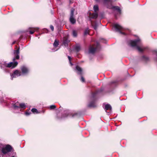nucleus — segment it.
Segmentation results:
<instances>
[{
    "instance_id": "obj_1",
    "label": "nucleus",
    "mask_w": 157,
    "mask_h": 157,
    "mask_svg": "<svg viewBox=\"0 0 157 157\" xmlns=\"http://www.w3.org/2000/svg\"><path fill=\"white\" fill-rule=\"evenodd\" d=\"M19 48L17 50L14 51V54L15 55V57L13 59V62L10 63H4V65L6 67H10L13 68L16 67L18 64L17 62L15 61V60L16 59H19Z\"/></svg>"
},
{
    "instance_id": "obj_2",
    "label": "nucleus",
    "mask_w": 157,
    "mask_h": 157,
    "mask_svg": "<svg viewBox=\"0 0 157 157\" xmlns=\"http://www.w3.org/2000/svg\"><path fill=\"white\" fill-rule=\"evenodd\" d=\"M140 40L138 39L134 40H131L129 41V44L132 47L136 46L137 50L140 52H143L145 49V48L142 45L140 46H137V45L139 44Z\"/></svg>"
},
{
    "instance_id": "obj_3",
    "label": "nucleus",
    "mask_w": 157,
    "mask_h": 157,
    "mask_svg": "<svg viewBox=\"0 0 157 157\" xmlns=\"http://www.w3.org/2000/svg\"><path fill=\"white\" fill-rule=\"evenodd\" d=\"M12 149V147L9 145L0 144V150L4 154H7L10 152Z\"/></svg>"
},
{
    "instance_id": "obj_4",
    "label": "nucleus",
    "mask_w": 157,
    "mask_h": 157,
    "mask_svg": "<svg viewBox=\"0 0 157 157\" xmlns=\"http://www.w3.org/2000/svg\"><path fill=\"white\" fill-rule=\"evenodd\" d=\"M114 27L116 29L117 31H118L120 33L125 35V33L124 32H122V31H124V29L122 27L117 24H115L114 25Z\"/></svg>"
},
{
    "instance_id": "obj_5",
    "label": "nucleus",
    "mask_w": 157,
    "mask_h": 157,
    "mask_svg": "<svg viewBox=\"0 0 157 157\" xmlns=\"http://www.w3.org/2000/svg\"><path fill=\"white\" fill-rule=\"evenodd\" d=\"M13 107L15 109L20 108L25 109L26 108V106L24 103L19 104V103L17 102L14 104L13 105Z\"/></svg>"
},
{
    "instance_id": "obj_6",
    "label": "nucleus",
    "mask_w": 157,
    "mask_h": 157,
    "mask_svg": "<svg viewBox=\"0 0 157 157\" xmlns=\"http://www.w3.org/2000/svg\"><path fill=\"white\" fill-rule=\"evenodd\" d=\"M75 11V9L74 8H72L71 10L70 17V21L71 23L72 24H74L76 22V20L74 17V13Z\"/></svg>"
},
{
    "instance_id": "obj_7",
    "label": "nucleus",
    "mask_w": 157,
    "mask_h": 157,
    "mask_svg": "<svg viewBox=\"0 0 157 157\" xmlns=\"http://www.w3.org/2000/svg\"><path fill=\"white\" fill-rule=\"evenodd\" d=\"M22 73L20 71L17 70L15 71L13 74L11 75V79L13 80V78H16L21 75Z\"/></svg>"
},
{
    "instance_id": "obj_8",
    "label": "nucleus",
    "mask_w": 157,
    "mask_h": 157,
    "mask_svg": "<svg viewBox=\"0 0 157 157\" xmlns=\"http://www.w3.org/2000/svg\"><path fill=\"white\" fill-rule=\"evenodd\" d=\"M22 74L25 75L28 74L29 72V69L26 66H23L21 67Z\"/></svg>"
},
{
    "instance_id": "obj_9",
    "label": "nucleus",
    "mask_w": 157,
    "mask_h": 157,
    "mask_svg": "<svg viewBox=\"0 0 157 157\" xmlns=\"http://www.w3.org/2000/svg\"><path fill=\"white\" fill-rule=\"evenodd\" d=\"M104 109L105 110L106 112V111L107 110H112V107L110 105L107 104L105 105Z\"/></svg>"
},
{
    "instance_id": "obj_10",
    "label": "nucleus",
    "mask_w": 157,
    "mask_h": 157,
    "mask_svg": "<svg viewBox=\"0 0 157 157\" xmlns=\"http://www.w3.org/2000/svg\"><path fill=\"white\" fill-rule=\"evenodd\" d=\"M96 50V49L93 47H90L89 48V52L90 53H94Z\"/></svg>"
},
{
    "instance_id": "obj_11",
    "label": "nucleus",
    "mask_w": 157,
    "mask_h": 157,
    "mask_svg": "<svg viewBox=\"0 0 157 157\" xmlns=\"http://www.w3.org/2000/svg\"><path fill=\"white\" fill-rule=\"evenodd\" d=\"M89 16L90 17L93 18H96L98 16V14L97 13H90Z\"/></svg>"
},
{
    "instance_id": "obj_12",
    "label": "nucleus",
    "mask_w": 157,
    "mask_h": 157,
    "mask_svg": "<svg viewBox=\"0 0 157 157\" xmlns=\"http://www.w3.org/2000/svg\"><path fill=\"white\" fill-rule=\"evenodd\" d=\"M76 69L78 71L77 73L78 74H79V75L82 74V70L80 67H78V66H77L76 67Z\"/></svg>"
},
{
    "instance_id": "obj_13",
    "label": "nucleus",
    "mask_w": 157,
    "mask_h": 157,
    "mask_svg": "<svg viewBox=\"0 0 157 157\" xmlns=\"http://www.w3.org/2000/svg\"><path fill=\"white\" fill-rule=\"evenodd\" d=\"M113 9L115 10H116L120 14L121 13V11L119 7L118 6H115L113 7Z\"/></svg>"
},
{
    "instance_id": "obj_14",
    "label": "nucleus",
    "mask_w": 157,
    "mask_h": 157,
    "mask_svg": "<svg viewBox=\"0 0 157 157\" xmlns=\"http://www.w3.org/2000/svg\"><path fill=\"white\" fill-rule=\"evenodd\" d=\"M88 106L90 107H95L96 106V105H95V102L93 101L90 103L89 104Z\"/></svg>"
},
{
    "instance_id": "obj_15",
    "label": "nucleus",
    "mask_w": 157,
    "mask_h": 157,
    "mask_svg": "<svg viewBox=\"0 0 157 157\" xmlns=\"http://www.w3.org/2000/svg\"><path fill=\"white\" fill-rule=\"evenodd\" d=\"M75 49L77 52H78L80 50L81 47L79 45H77L75 47Z\"/></svg>"
},
{
    "instance_id": "obj_16",
    "label": "nucleus",
    "mask_w": 157,
    "mask_h": 157,
    "mask_svg": "<svg viewBox=\"0 0 157 157\" xmlns=\"http://www.w3.org/2000/svg\"><path fill=\"white\" fill-rule=\"evenodd\" d=\"M38 29V28H33V31H29V33L30 34H33L35 31L37 30Z\"/></svg>"
},
{
    "instance_id": "obj_17",
    "label": "nucleus",
    "mask_w": 157,
    "mask_h": 157,
    "mask_svg": "<svg viewBox=\"0 0 157 157\" xmlns=\"http://www.w3.org/2000/svg\"><path fill=\"white\" fill-rule=\"evenodd\" d=\"M58 45H59L58 42L56 40L53 44L55 48H56Z\"/></svg>"
},
{
    "instance_id": "obj_18",
    "label": "nucleus",
    "mask_w": 157,
    "mask_h": 157,
    "mask_svg": "<svg viewBox=\"0 0 157 157\" xmlns=\"http://www.w3.org/2000/svg\"><path fill=\"white\" fill-rule=\"evenodd\" d=\"M98 7L97 5H95L94 6V12H96L98 10Z\"/></svg>"
},
{
    "instance_id": "obj_19",
    "label": "nucleus",
    "mask_w": 157,
    "mask_h": 157,
    "mask_svg": "<svg viewBox=\"0 0 157 157\" xmlns=\"http://www.w3.org/2000/svg\"><path fill=\"white\" fill-rule=\"evenodd\" d=\"M31 111L34 113H38V111L37 109L35 108H33L32 109Z\"/></svg>"
},
{
    "instance_id": "obj_20",
    "label": "nucleus",
    "mask_w": 157,
    "mask_h": 157,
    "mask_svg": "<svg viewBox=\"0 0 157 157\" xmlns=\"http://www.w3.org/2000/svg\"><path fill=\"white\" fill-rule=\"evenodd\" d=\"M89 30L88 28H87L85 30L84 32V35H86L89 34Z\"/></svg>"
},
{
    "instance_id": "obj_21",
    "label": "nucleus",
    "mask_w": 157,
    "mask_h": 157,
    "mask_svg": "<svg viewBox=\"0 0 157 157\" xmlns=\"http://www.w3.org/2000/svg\"><path fill=\"white\" fill-rule=\"evenodd\" d=\"M73 35L74 37H76L77 36V32L75 30H73Z\"/></svg>"
},
{
    "instance_id": "obj_22",
    "label": "nucleus",
    "mask_w": 157,
    "mask_h": 157,
    "mask_svg": "<svg viewBox=\"0 0 157 157\" xmlns=\"http://www.w3.org/2000/svg\"><path fill=\"white\" fill-rule=\"evenodd\" d=\"M92 25L93 26L94 29H95L96 30H97V27H98V25L97 24H95V25H94V24H92Z\"/></svg>"
},
{
    "instance_id": "obj_23",
    "label": "nucleus",
    "mask_w": 157,
    "mask_h": 157,
    "mask_svg": "<svg viewBox=\"0 0 157 157\" xmlns=\"http://www.w3.org/2000/svg\"><path fill=\"white\" fill-rule=\"evenodd\" d=\"M68 59L69 61V62L70 64H71V66H72L73 65V64L71 62V58L70 56H68Z\"/></svg>"
},
{
    "instance_id": "obj_24",
    "label": "nucleus",
    "mask_w": 157,
    "mask_h": 157,
    "mask_svg": "<svg viewBox=\"0 0 157 157\" xmlns=\"http://www.w3.org/2000/svg\"><path fill=\"white\" fill-rule=\"evenodd\" d=\"M56 107L55 105H52L50 106V108L51 109H55Z\"/></svg>"
},
{
    "instance_id": "obj_25",
    "label": "nucleus",
    "mask_w": 157,
    "mask_h": 157,
    "mask_svg": "<svg viewBox=\"0 0 157 157\" xmlns=\"http://www.w3.org/2000/svg\"><path fill=\"white\" fill-rule=\"evenodd\" d=\"M104 2L105 3L111 2V0H104Z\"/></svg>"
},
{
    "instance_id": "obj_26",
    "label": "nucleus",
    "mask_w": 157,
    "mask_h": 157,
    "mask_svg": "<svg viewBox=\"0 0 157 157\" xmlns=\"http://www.w3.org/2000/svg\"><path fill=\"white\" fill-rule=\"evenodd\" d=\"M81 80L82 82H84L85 81V79L83 77H81Z\"/></svg>"
},
{
    "instance_id": "obj_27",
    "label": "nucleus",
    "mask_w": 157,
    "mask_h": 157,
    "mask_svg": "<svg viewBox=\"0 0 157 157\" xmlns=\"http://www.w3.org/2000/svg\"><path fill=\"white\" fill-rule=\"evenodd\" d=\"M50 27V28L51 29V30L52 31H53L54 29V28L53 26L52 25H51Z\"/></svg>"
},
{
    "instance_id": "obj_28",
    "label": "nucleus",
    "mask_w": 157,
    "mask_h": 157,
    "mask_svg": "<svg viewBox=\"0 0 157 157\" xmlns=\"http://www.w3.org/2000/svg\"><path fill=\"white\" fill-rule=\"evenodd\" d=\"M30 114V113H29V112H26L25 113V115H27V116L29 115Z\"/></svg>"
},
{
    "instance_id": "obj_29",
    "label": "nucleus",
    "mask_w": 157,
    "mask_h": 157,
    "mask_svg": "<svg viewBox=\"0 0 157 157\" xmlns=\"http://www.w3.org/2000/svg\"><path fill=\"white\" fill-rule=\"evenodd\" d=\"M57 50H58V49H56V50H53V51H57Z\"/></svg>"
},
{
    "instance_id": "obj_30",
    "label": "nucleus",
    "mask_w": 157,
    "mask_h": 157,
    "mask_svg": "<svg viewBox=\"0 0 157 157\" xmlns=\"http://www.w3.org/2000/svg\"><path fill=\"white\" fill-rule=\"evenodd\" d=\"M11 157H17V156H13Z\"/></svg>"
},
{
    "instance_id": "obj_31",
    "label": "nucleus",
    "mask_w": 157,
    "mask_h": 157,
    "mask_svg": "<svg viewBox=\"0 0 157 157\" xmlns=\"http://www.w3.org/2000/svg\"><path fill=\"white\" fill-rule=\"evenodd\" d=\"M15 43V41H14L13 42V43H12V44H14Z\"/></svg>"
},
{
    "instance_id": "obj_32",
    "label": "nucleus",
    "mask_w": 157,
    "mask_h": 157,
    "mask_svg": "<svg viewBox=\"0 0 157 157\" xmlns=\"http://www.w3.org/2000/svg\"><path fill=\"white\" fill-rule=\"evenodd\" d=\"M156 55L157 56V51L156 52Z\"/></svg>"
},
{
    "instance_id": "obj_33",
    "label": "nucleus",
    "mask_w": 157,
    "mask_h": 157,
    "mask_svg": "<svg viewBox=\"0 0 157 157\" xmlns=\"http://www.w3.org/2000/svg\"><path fill=\"white\" fill-rule=\"evenodd\" d=\"M64 44H65L66 43H65V42H64Z\"/></svg>"
},
{
    "instance_id": "obj_34",
    "label": "nucleus",
    "mask_w": 157,
    "mask_h": 157,
    "mask_svg": "<svg viewBox=\"0 0 157 157\" xmlns=\"http://www.w3.org/2000/svg\"><path fill=\"white\" fill-rule=\"evenodd\" d=\"M95 94L94 95H93V97L94 96V95H95Z\"/></svg>"
}]
</instances>
